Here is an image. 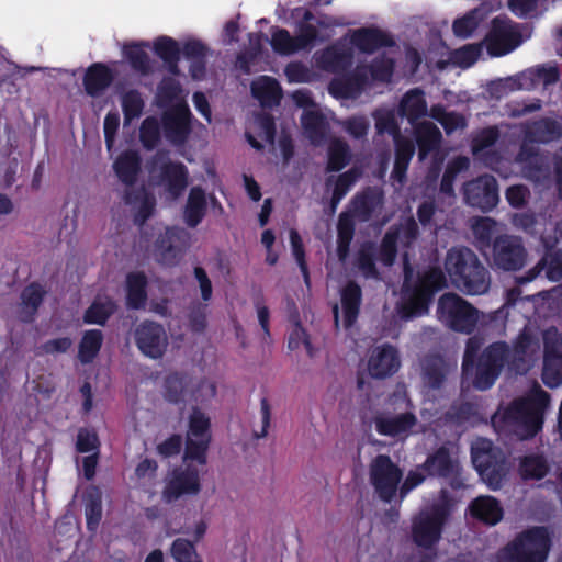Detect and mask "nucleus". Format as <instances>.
I'll return each instance as SVG.
<instances>
[{
    "mask_svg": "<svg viewBox=\"0 0 562 562\" xmlns=\"http://www.w3.org/2000/svg\"><path fill=\"white\" fill-rule=\"evenodd\" d=\"M504 369L509 375L527 374V324L513 346L506 341H494L481 350L477 338L468 339L462 358V375L471 380L475 390H490Z\"/></svg>",
    "mask_w": 562,
    "mask_h": 562,
    "instance_id": "1",
    "label": "nucleus"
},
{
    "mask_svg": "<svg viewBox=\"0 0 562 562\" xmlns=\"http://www.w3.org/2000/svg\"><path fill=\"white\" fill-rule=\"evenodd\" d=\"M445 270L451 283L464 294L480 295L490 289V272L469 247L450 248L445 258Z\"/></svg>",
    "mask_w": 562,
    "mask_h": 562,
    "instance_id": "2",
    "label": "nucleus"
},
{
    "mask_svg": "<svg viewBox=\"0 0 562 562\" xmlns=\"http://www.w3.org/2000/svg\"><path fill=\"white\" fill-rule=\"evenodd\" d=\"M405 269L404 291L407 299L401 308L402 316L413 318L426 314L437 292L447 286V278L440 267H429L419 272L414 284L408 285Z\"/></svg>",
    "mask_w": 562,
    "mask_h": 562,
    "instance_id": "3",
    "label": "nucleus"
},
{
    "mask_svg": "<svg viewBox=\"0 0 562 562\" xmlns=\"http://www.w3.org/2000/svg\"><path fill=\"white\" fill-rule=\"evenodd\" d=\"M452 513V502L446 491H441L438 502L419 512L412 521V539L423 549H432L441 539L443 527Z\"/></svg>",
    "mask_w": 562,
    "mask_h": 562,
    "instance_id": "4",
    "label": "nucleus"
},
{
    "mask_svg": "<svg viewBox=\"0 0 562 562\" xmlns=\"http://www.w3.org/2000/svg\"><path fill=\"white\" fill-rule=\"evenodd\" d=\"M472 463L482 481L493 490H499L510 470V463L504 451L490 439L480 438L471 448Z\"/></svg>",
    "mask_w": 562,
    "mask_h": 562,
    "instance_id": "5",
    "label": "nucleus"
},
{
    "mask_svg": "<svg viewBox=\"0 0 562 562\" xmlns=\"http://www.w3.org/2000/svg\"><path fill=\"white\" fill-rule=\"evenodd\" d=\"M491 423L498 439L508 448L527 440V394H521L506 407H499Z\"/></svg>",
    "mask_w": 562,
    "mask_h": 562,
    "instance_id": "6",
    "label": "nucleus"
},
{
    "mask_svg": "<svg viewBox=\"0 0 562 562\" xmlns=\"http://www.w3.org/2000/svg\"><path fill=\"white\" fill-rule=\"evenodd\" d=\"M438 319L449 329L472 334L480 322V311L453 292L445 293L438 300Z\"/></svg>",
    "mask_w": 562,
    "mask_h": 562,
    "instance_id": "7",
    "label": "nucleus"
},
{
    "mask_svg": "<svg viewBox=\"0 0 562 562\" xmlns=\"http://www.w3.org/2000/svg\"><path fill=\"white\" fill-rule=\"evenodd\" d=\"M482 44L491 57H503L522 44L519 24L506 14H499L490 22Z\"/></svg>",
    "mask_w": 562,
    "mask_h": 562,
    "instance_id": "8",
    "label": "nucleus"
},
{
    "mask_svg": "<svg viewBox=\"0 0 562 562\" xmlns=\"http://www.w3.org/2000/svg\"><path fill=\"white\" fill-rule=\"evenodd\" d=\"M211 441V418L199 406H193L188 418L184 459L206 464Z\"/></svg>",
    "mask_w": 562,
    "mask_h": 562,
    "instance_id": "9",
    "label": "nucleus"
},
{
    "mask_svg": "<svg viewBox=\"0 0 562 562\" xmlns=\"http://www.w3.org/2000/svg\"><path fill=\"white\" fill-rule=\"evenodd\" d=\"M403 471L390 456L380 453L369 465V480L381 501L391 503L398 490Z\"/></svg>",
    "mask_w": 562,
    "mask_h": 562,
    "instance_id": "10",
    "label": "nucleus"
},
{
    "mask_svg": "<svg viewBox=\"0 0 562 562\" xmlns=\"http://www.w3.org/2000/svg\"><path fill=\"white\" fill-rule=\"evenodd\" d=\"M422 469L430 477L446 480L454 491L465 487L460 461L446 445L440 446L432 453L428 454L422 464Z\"/></svg>",
    "mask_w": 562,
    "mask_h": 562,
    "instance_id": "11",
    "label": "nucleus"
},
{
    "mask_svg": "<svg viewBox=\"0 0 562 562\" xmlns=\"http://www.w3.org/2000/svg\"><path fill=\"white\" fill-rule=\"evenodd\" d=\"M150 170L159 171V182L175 199L179 198L189 184V170L181 161H172L169 151L158 150L151 158Z\"/></svg>",
    "mask_w": 562,
    "mask_h": 562,
    "instance_id": "12",
    "label": "nucleus"
},
{
    "mask_svg": "<svg viewBox=\"0 0 562 562\" xmlns=\"http://www.w3.org/2000/svg\"><path fill=\"white\" fill-rule=\"evenodd\" d=\"M542 342L541 379L546 386L555 389L562 384V333L551 326L543 330Z\"/></svg>",
    "mask_w": 562,
    "mask_h": 562,
    "instance_id": "13",
    "label": "nucleus"
},
{
    "mask_svg": "<svg viewBox=\"0 0 562 562\" xmlns=\"http://www.w3.org/2000/svg\"><path fill=\"white\" fill-rule=\"evenodd\" d=\"M491 255L493 267L503 271L521 269L527 257L522 239L509 234L495 236Z\"/></svg>",
    "mask_w": 562,
    "mask_h": 562,
    "instance_id": "14",
    "label": "nucleus"
},
{
    "mask_svg": "<svg viewBox=\"0 0 562 562\" xmlns=\"http://www.w3.org/2000/svg\"><path fill=\"white\" fill-rule=\"evenodd\" d=\"M188 232L178 226L166 227L154 243V257L157 262L173 267L176 266L184 248L188 245Z\"/></svg>",
    "mask_w": 562,
    "mask_h": 562,
    "instance_id": "15",
    "label": "nucleus"
},
{
    "mask_svg": "<svg viewBox=\"0 0 562 562\" xmlns=\"http://www.w3.org/2000/svg\"><path fill=\"white\" fill-rule=\"evenodd\" d=\"M463 194L468 205L482 212L493 210L499 200L497 181L491 175H483L467 182Z\"/></svg>",
    "mask_w": 562,
    "mask_h": 562,
    "instance_id": "16",
    "label": "nucleus"
},
{
    "mask_svg": "<svg viewBox=\"0 0 562 562\" xmlns=\"http://www.w3.org/2000/svg\"><path fill=\"white\" fill-rule=\"evenodd\" d=\"M134 339L139 351L151 359L161 358L168 346V337L164 326L148 319L137 325Z\"/></svg>",
    "mask_w": 562,
    "mask_h": 562,
    "instance_id": "17",
    "label": "nucleus"
},
{
    "mask_svg": "<svg viewBox=\"0 0 562 562\" xmlns=\"http://www.w3.org/2000/svg\"><path fill=\"white\" fill-rule=\"evenodd\" d=\"M165 137L175 146L187 143L191 133V112L188 106H177L162 116Z\"/></svg>",
    "mask_w": 562,
    "mask_h": 562,
    "instance_id": "18",
    "label": "nucleus"
},
{
    "mask_svg": "<svg viewBox=\"0 0 562 562\" xmlns=\"http://www.w3.org/2000/svg\"><path fill=\"white\" fill-rule=\"evenodd\" d=\"M350 43L363 54L371 55L381 48L393 47L392 35L378 26H364L351 32Z\"/></svg>",
    "mask_w": 562,
    "mask_h": 562,
    "instance_id": "19",
    "label": "nucleus"
},
{
    "mask_svg": "<svg viewBox=\"0 0 562 562\" xmlns=\"http://www.w3.org/2000/svg\"><path fill=\"white\" fill-rule=\"evenodd\" d=\"M200 490L201 484L198 469L187 467L186 470L173 473L172 479L162 491V496L166 502L171 503L182 495H195Z\"/></svg>",
    "mask_w": 562,
    "mask_h": 562,
    "instance_id": "20",
    "label": "nucleus"
},
{
    "mask_svg": "<svg viewBox=\"0 0 562 562\" xmlns=\"http://www.w3.org/2000/svg\"><path fill=\"white\" fill-rule=\"evenodd\" d=\"M401 360L396 348L384 344L373 349L368 360L369 374L374 379H385L397 372Z\"/></svg>",
    "mask_w": 562,
    "mask_h": 562,
    "instance_id": "21",
    "label": "nucleus"
},
{
    "mask_svg": "<svg viewBox=\"0 0 562 562\" xmlns=\"http://www.w3.org/2000/svg\"><path fill=\"white\" fill-rule=\"evenodd\" d=\"M383 204V192L368 187L352 196L349 211L356 216V220L367 223L382 209Z\"/></svg>",
    "mask_w": 562,
    "mask_h": 562,
    "instance_id": "22",
    "label": "nucleus"
},
{
    "mask_svg": "<svg viewBox=\"0 0 562 562\" xmlns=\"http://www.w3.org/2000/svg\"><path fill=\"white\" fill-rule=\"evenodd\" d=\"M328 27V24L317 19L310 10H306L303 16L295 24V42L301 50H312L323 37L319 29Z\"/></svg>",
    "mask_w": 562,
    "mask_h": 562,
    "instance_id": "23",
    "label": "nucleus"
},
{
    "mask_svg": "<svg viewBox=\"0 0 562 562\" xmlns=\"http://www.w3.org/2000/svg\"><path fill=\"white\" fill-rule=\"evenodd\" d=\"M373 422L379 435L395 438L409 432L417 424V417L412 412H405L397 415L383 413L376 415Z\"/></svg>",
    "mask_w": 562,
    "mask_h": 562,
    "instance_id": "24",
    "label": "nucleus"
},
{
    "mask_svg": "<svg viewBox=\"0 0 562 562\" xmlns=\"http://www.w3.org/2000/svg\"><path fill=\"white\" fill-rule=\"evenodd\" d=\"M114 71L104 63H93L85 71L82 85L87 95L91 98L101 97L113 83Z\"/></svg>",
    "mask_w": 562,
    "mask_h": 562,
    "instance_id": "25",
    "label": "nucleus"
},
{
    "mask_svg": "<svg viewBox=\"0 0 562 562\" xmlns=\"http://www.w3.org/2000/svg\"><path fill=\"white\" fill-rule=\"evenodd\" d=\"M112 167L115 176L126 189L134 190L133 187L142 171V158L138 151L132 149L122 151Z\"/></svg>",
    "mask_w": 562,
    "mask_h": 562,
    "instance_id": "26",
    "label": "nucleus"
},
{
    "mask_svg": "<svg viewBox=\"0 0 562 562\" xmlns=\"http://www.w3.org/2000/svg\"><path fill=\"white\" fill-rule=\"evenodd\" d=\"M47 291L38 282H31L21 292L20 307H19V319L22 323L30 324L35 321L38 308L44 302Z\"/></svg>",
    "mask_w": 562,
    "mask_h": 562,
    "instance_id": "27",
    "label": "nucleus"
},
{
    "mask_svg": "<svg viewBox=\"0 0 562 562\" xmlns=\"http://www.w3.org/2000/svg\"><path fill=\"white\" fill-rule=\"evenodd\" d=\"M470 516L488 526H495L504 516L503 507L495 497L485 495L474 498L468 507Z\"/></svg>",
    "mask_w": 562,
    "mask_h": 562,
    "instance_id": "28",
    "label": "nucleus"
},
{
    "mask_svg": "<svg viewBox=\"0 0 562 562\" xmlns=\"http://www.w3.org/2000/svg\"><path fill=\"white\" fill-rule=\"evenodd\" d=\"M342 322L346 329L351 328L358 319L362 303V289L353 280H349L340 290Z\"/></svg>",
    "mask_w": 562,
    "mask_h": 562,
    "instance_id": "29",
    "label": "nucleus"
},
{
    "mask_svg": "<svg viewBox=\"0 0 562 562\" xmlns=\"http://www.w3.org/2000/svg\"><path fill=\"white\" fill-rule=\"evenodd\" d=\"M414 143L418 147L419 160H425L429 154L439 148L442 140L440 130L430 121L414 124Z\"/></svg>",
    "mask_w": 562,
    "mask_h": 562,
    "instance_id": "30",
    "label": "nucleus"
},
{
    "mask_svg": "<svg viewBox=\"0 0 562 562\" xmlns=\"http://www.w3.org/2000/svg\"><path fill=\"white\" fill-rule=\"evenodd\" d=\"M367 75L361 71H352L340 78H334L329 83V92L337 98H355L367 83Z\"/></svg>",
    "mask_w": 562,
    "mask_h": 562,
    "instance_id": "31",
    "label": "nucleus"
},
{
    "mask_svg": "<svg viewBox=\"0 0 562 562\" xmlns=\"http://www.w3.org/2000/svg\"><path fill=\"white\" fill-rule=\"evenodd\" d=\"M206 211L207 200L204 189L200 186L192 187L183 209L186 224L191 228L196 227L203 221Z\"/></svg>",
    "mask_w": 562,
    "mask_h": 562,
    "instance_id": "32",
    "label": "nucleus"
},
{
    "mask_svg": "<svg viewBox=\"0 0 562 562\" xmlns=\"http://www.w3.org/2000/svg\"><path fill=\"white\" fill-rule=\"evenodd\" d=\"M148 280L143 271L130 272L126 276V306L131 310H143L146 305Z\"/></svg>",
    "mask_w": 562,
    "mask_h": 562,
    "instance_id": "33",
    "label": "nucleus"
},
{
    "mask_svg": "<svg viewBox=\"0 0 562 562\" xmlns=\"http://www.w3.org/2000/svg\"><path fill=\"white\" fill-rule=\"evenodd\" d=\"M395 158L391 178L400 183L406 180L409 162L415 154V143L408 137H395Z\"/></svg>",
    "mask_w": 562,
    "mask_h": 562,
    "instance_id": "34",
    "label": "nucleus"
},
{
    "mask_svg": "<svg viewBox=\"0 0 562 562\" xmlns=\"http://www.w3.org/2000/svg\"><path fill=\"white\" fill-rule=\"evenodd\" d=\"M251 93L262 106L278 105L282 99L279 81L269 76H260L251 83Z\"/></svg>",
    "mask_w": 562,
    "mask_h": 562,
    "instance_id": "35",
    "label": "nucleus"
},
{
    "mask_svg": "<svg viewBox=\"0 0 562 562\" xmlns=\"http://www.w3.org/2000/svg\"><path fill=\"white\" fill-rule=\"evenodd\" d=\"M154 53L164 61L171 75H180L181 49L176 40L165 35L157 37L154 42Z\"/></svg>",
    "mask_w": 562,
    "mask_h": 562,
    "instance_id": "36",
    "label": "nucleus"
},
{
    "mask_svg": "<svg viewBox=\"0 0 562 562\" xmlns=\"http://www.w3.org/2000/svg\"><path fill=\"white\" fill-rule=\"evenodd\" d=\"M562 137V124L552 117L529 122V143H550Z\"/></svg>",
    "mask_w": 562,
    "mask_h": 562,
    "instance_id": "37",
    "label": "nucleus"
},
{
    "mask_svg": "<svg viewBox=\"0 0 562 562\" xmlns=\"http://www.w3.org/2000/svg\"><path fill=\"white\" fill-rule=\"evenodd\" d=\"M353 55L349 49L329 46L325 48L317 59L321 68L330 72H341L352 65Z\"/></svg>",
    "mask_w": 562,
    "mask_h": 562,
    "instance_id": "38",
    "label": "nucleus"
},
{
    "mask_svg": "<svg viewBox=\"0 0 562 562\" xmlns=\"http://www.w3.org/2000/svg\"><path fill=\"white\" fill-rule=\"evenodd\" d=\"M356 216L348 210L339 214L337 222V256L345 261L350 252V245L355 236Z\"/></svg>",
    "mask_w": 562,
    "mask_h": 562,
    "instance_id": "39",
    "label": "nucleus"
},
{
    "mask_svg": "<svg viewBox=\"0 0 562 562\" xmlns=\"http://www.w3.org/2000/svg\"><path fill=\"white\" fill-rule=\"evenodd\" d=\"M562 301V284L555 285L547 291L529 295V302L533 304L535 314L538 317L547 318L559 308Z\"/></svg>",
    "mask_w": 562,
    "mask_h": 562,
    "instance_id": "40",
    "label": "nucleus"
},
{
    "mask_svg": "<svg viewBox=\"0 0 562 562\" xmlns=\"http://www.w3.org/2000/svg\"><path fill=\"white\" fill-rule=\"evenodd\" d=\"M422 369L424 383L428 387L432 390H439L442 387L447 378L448 370L441 356H426L423 361Z\"/></svg>",
    "mask_w": 562,
    "mask_h": 562,
    "instance_id": "41",
    "label": "nucleus"
},
{
    "mask_svg": "<svg viewBox=\"0 0 562 562\" xmlns=\"http://www.w3.org/2000/svg\"><path fill=\"white\" fill-rule=\"evenodd\" d=\"M123 200L128 205L139 202V206L134 215V223L136 225H144L155 211L156 200L153 195L147 194L144 189H125Z\"/></svg>",
    "mask_w": 562,
    "mask_h": 562,
    "instance_id": "42",
    "label": "nucleus"
},
{
    "mask_svg": "<svg viewBox=\"0 0 562 562\" xmlns=\"http://www.w3.org/2000/svg\"><path fill=\"white\" fill-rule=\"evenodd\" d=\"M400 114L414 125L427 114V102L424 92L416 88L406 92L400 103Z\"/></svg>",
    "mask_w": 562,
    "mask_h": 562,
    "instance_id": "43",
    "label": "nucleus"
},
{
    "mask_svg": "<svg viewBox=\"0 0 562 562\" xmlns=\"http://www.w3.org/2000/svg\"><path fill=\"white\" fill-rule=\"evenodd\" d=\"M302 127L313 145H319L326 138L328 124L319 111H307L301 117Z\"/></svg>",
    "mask_w": 562,
    "mask_h": 562,
    "instance_id": "44",
    "label": "nucleus"
},
{
    "mask_svg": "<svg viewBox=\"0 0 562 562\" xmlns=\"http://www.w3.org/2000/svg\"><path fill=\"white\" fill-rule=\"evenodd\" d=\"M486 10L484 8H475L464 15L457 18L452 23V32L458 38H469L477 30L480 24L486 19Z\"/></svg>",
    "mask_w": 562,
    "mask_h": 562,
    "instance_id": "45",
    "label": "nucleus"
},
{
    "mask_svg": "<svg viewBox=\"0 0 562 562\" xmlns=\"http://www.w3.org/2000/svg\"><path fill=\"white\" fill-rule=\"evenodd\" d=\"M351 161V149L348 143L341 138H334L327 148L328 172H338Z\"/></svg>",
    "mask_w": 562,
    "mask_h": 562,
    "instance_id": "46",
    "label": "nucleus"
},
{
    "mask_svg": "<svg viewBox=\"0 0 562 562\" xmlns=\"http://www.w3.org/2000/svg\"><path fill=\"white\" fill-rule=\"evenodd\" d=\"M103 344V334L100 329H89L82 335L78 346V359L82 364L91 363L99 355Z\"/></svg>",
    "mask_w": 562,
    "mask_h": 562,
    "instance_id": "47",
    "label": "nucleus"
},
{
    "mask_svg": "<svg viewBox=\"0 0 562 562\" xmlns=\"http://www.w3.org/2000/svg\"><path fill=\"white\" fill-rule=\"evenodd\" d=\"M495 562H527V529L498 550Z\"/></svg>",
    "mask_w": 562,
    "mask_h": 562,
    "instance_id": "48",
    "label": "nucleus"
},
{
    "mask_svg": "<svg viewBox=\"0 0 562 562\" xmlns=\"http://www.w3.org/2000/svg\"><path fill=\"white\" fill-rule=\"evenodd\" d=\"M472 233L476 241V246L481 250L492 247L495 236L498 233L497 222L491 217H479L472 224Z\"/></svg>",
    "mask_w": 562,
    "mask_h": 562,
    "instance_id": "49",
    "label": "nucleus"
},
{
    "mask_svg": "<svg viewBox=\"0 0 562 562\" xmlns=\"http://www.w3.org/2000/svg\"><path fill=\"white\" fill-rule=\"evenodd\" d=\"M190 379L187 374L172 372L165 378V398L171 404H180L184 401L186 391Z\"/></svg>",
    "mask_w": 562,
    "mask_h": 562,
    "instance_id": "50",
    "label": "nucleus"
},
{
    "mask_svg": "<svg viewBox=\"0 0 562 562\" xmlns=\"http://www.w3.org/2000/svg\"><path fill=\"white\" fill-rule=\"evenodd\" d=\"M376 249L374 244L368 241L358 250L356 267L366 279H380V271L375 265Z\"/></svg>",
    "mask_w": 562,
    "mask_h": 562,
    "instance_id": "51",
    "label": "nucleus"
},
{
    "mask_svg": "<svg viewBox=\"0 0 562 562\" xmlns=\"http://www.w3.org/2000/svg\"><path fill=\"white\" fill-rule=\"evenodd\" d=\"M524 72L518 76L499 78L496 80H492L486 85L485 91L491 99L501 100L504 97L508 95L512 92L521 90L524 83L521 82V77Z\"/></svg>",
    "mask_w": 562,
    "mask_h": 562,
    "instance_id": "52",
    "label": "nucleus"
},
{
    "mask_svg": "<svg viewBox=\"0 0 562 562\" xmlns=\"http://www.w3.org/2000/svg\"><path fill=\"white\" fill-rule=\"evenodd\" d=\"M146 44L132 43L123 48L124 57L130 63L133 70L140 75L151 72V64L148 54L143 49Z\"/></svg>",
    "mask_w": 562,
    "mask_h": 562,
    "instance_id": "53",
    "label": "nucleus"
},
{
    "mask_svg": "<svg viewBox=\"0 0 562 562\" xmlns=\"http://www.w3.org/2000/svg\"><path fill=\"white\" fill-rule=\"evenodd\" d=\"M115 311L116 304L111 299L104 302L93 301L83 314V322L104 326Z\"/></svg>",
    "mask_w": 562,
    "mask_h": 562,
    "instance_id": "54",
    "label": "nucleus"
},
{
    "mask_svg": "<svg viewBox=\"0 0 562 562\" xmlns=\"http://www.w3.org/2000/svg\"><path fill=\"white\" fill-rule=\"evenodd\" d=\"M270 45L274 53L282 56H290L301 52L295 42V35L292 36L285 29L273 27L271 32Z\"/></svg>",
    "mask_w": 562,
    "mask_h": 562,
    "instance_id": "55",
    "label": "nucleus"
},
{
    "mask_svg": "<svg viewBox=\"0 0 562 562\" xmlns=\"http://www.w3.org/2000/svg\"><path fill=\"white\" fill-rule=\"evenodd\" d=\"M560 80V70L555 65H538L529 68V89L542 85L548 88Z\"/></svg>",
    "mask_w": 562,
    "mask_h": 562,
    "instance_id": "56",
    "label": "nucleus"
},
{
    "mask_svg": "<svg viewBox=\"0 0 562 562\" xmlns=\"http://www.w3.org/2000/svg\"><path fill=\"white\" fill-rule=\"evenodd\" d=\"M161 139L159 121L155 116H147L139 127V140L146 150L155 149Z\"/></svg>",
    "mask_w": 562,
    "mask_h": 562,
    "instance_id": "57",
    "label": "nucleus"
},
{
    "mask_svg": "<svg viewBox=\"0 0 562 562\" xmlns=\"http://www.w3.org/2000/svg\"><path fill=\"white\" fill-rule=\"evenodd\" d=\"M398 231L389 229L379 246L378 259L385 267H391L397 256Z\"/></svg>",
    "mask_w": 562,
    "mask_h": 562,
    "instance_id": "58",
    "label": "nucleus"
},
{
    "mask_svg": "<svg viewBox=\"0 0 562 562\" xmlns=\"http://www.w3.org/2000/svg\"><path fill=\"white\" fill-rule=\"evenodd\" d=\"M170 554L175 562H203L194 543L184 538H177L172 541Z\"/></svg>",
    "mask_w": 562,
    "mask_h": 562,
    "instance_id": "59",
    "label": "nucleus"
},
{
    "mask_svg": "<svg viewBox=\"0 0 562 562\" xmlns=\"http://www.w3.org/2000/svg\"><path fill=\"white\" fill-rule=\"evenodd\" d=\"M122 111L124 120L130 123L134 119L140 116L144 110V100L140 92L136 89H131L122 95Z\"/></svg>",
    "mask_w": 562,
    "mask_h": 562,
    "instance_id": "60",
    "label": "nucleus"
},
{
    "mask_svg": "<svg viewBox=\"0 0 562 562\" xmlns=\"http://www.w3.org/2000/svg\"><path fill=\"white\" fill-rule=\"evenodd\" d=\"M85 516L88 530H97L102 518V499L99 493L88 494L85 502Z\"/></svg>",
    "mask_w": 562,
    "mask_h": 562,
    "instance_id": "61",
    "label": "nucleus"
},
{
    "mask_svg": "<svg viewBox=\"0 0 562 562\" xmlns=\"http://www.w3.org/2000/svg\"><path fill=\"white\" fill-rule=\"evenodd\" d=\"M499 137L497 126H487L480 130L471 139V149L474 156L495 145Z\"/></svg>",
    "mask_w": 562,
    "mask_h": 562,
    "instance_id": "62",
    "label": "nucleus"
},
{
    "mask_svg": "<svg viewBox=\"0 0 562 562\" xmlns=\"http://www.w3.org/2000/svg\"><path fill=\"white\" fill-rule=\"evenodd\" d=\"M551 396L533 380L529 383V405L535 414L544 415L550 406Z\"/></svg>",
    "mask_w": 562,
    "mask_h": 562,
    "instance_id": "63",
    "label": "nucleus"
},
{
    "mask_svg": "<svg viewBox=\"0 0 562 562\" xmlns=\"http://www.w3.org/2000/svg\"><path fill=\"white\" fill-rule=\"evenodd\" d=\"M540 267H544V276L552 282L562 280V254L559 251L547 252L540 260Z\"/></svg>",
    "mask_w": 562,
    "mask_h": 562,
    "instance_id": "64",
    "label": "nucleus"
}]
</instances>
